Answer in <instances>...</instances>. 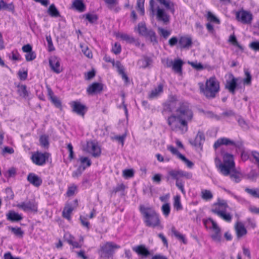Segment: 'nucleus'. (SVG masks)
<instances>
[{"label": "nucleus", "mask_w": 259, "mask_h": 259, "mask_svg": "<svg viewBox=\"0 0 259 259\" xmlns=\"http://www.w3.org/2000/svg\"><path fill=\"white\" fill-rule=\"evenodd\" d=\"M139 210L142 214L145 225L148 227H157L160 230L163 229L158 214L151 207H146L141 204Z\"/></svg>", "instance_id": "f257e3e1"}, {"label": "nucleus", "mask_w": 259, "mask_h": 259, "mask_svg": "<svg viewBox=\"0 0 259 259\" xmlns=\"http://www.w3.org/2000/svg\"><path fill=\"white\" fill-rule=\"evenodd\" d=\"M193 114L188 103H182L179 106V133L184 134L188 131V124L193 119Z\"/></svg>", "instance_id": "f03ea898"}, {"label": "nucleus", "mask_w": 259, "mask_h": 259, "mask_svg": "<svg viewBox=\"0 0 259 259\" xmlns=\"http://www.w3.org/2000/svg\"><path fill=\"white\" fill-rule=\"evenodd\" d=\"M200 92L207 99H213L220 91V84L215 76L209 77L206 80L205 85H200Z\"/></svg>", "instance_id": "7ed1b4c3"}, {"label": "nucleus", "mask_w": 259, "mask_h": 259, "mask_svg": "<svg viewBox=\"0 0 259 259\" xmlns=\"http://www.w3.org/2000/svg\"><path fill=\"white\" fill-rule=\"evenodd\" d=\"M120 248L119 245L113 242H107L103 245L100 246L98 250V253L103 259H109L113 256L115 249Z\"/></svg>", "instance_id": "20e7f679"}, {"label": "nucleus", "mask_w": 259, "mask_h": 259, "mask_svg": "<svg viewBox=\"0 0 259 259\" xmlns=\"http://www.w3.org/2000/svg\"><path fill=\"white\" fill-rule=\"evenodd\" d=\"M149 11L152 16L156 15L158 21H162L165 24L168 22L169 16L163 9L159 8L154 0L149 1Z\"/></svg>", "instance_id": "39448f33"}, {"label": "nucleus", "mask_w": 259, "mask_h": 259, "mask_svg": "<svg viewBox=\"0 0 259 259\" xmlns=\"http://www.w3.org/2000/svg\"><path fill=\"white\" fill-rule=\"evenodd\" d=\"M106 62L111 63L113 66H115L117 68L118 74L121 76L124 83L127 84L130 82V79L127 74L125 72L124 68L119 61L115 62L114 60L112 59L109 56L105 55L103 58Z\"/></svg>", "instance_id": "423d86ee"}, {"label": "nucleus", "mask_w": 259, "mask_h": 259, "mask_svg": "<svg viewBox=\"0 0 259 259\" xmlns=\"http://www.w3.org/2000/svg\"><path fill=\"white\" fill-rule=\"evenodd\" d=\"M69 105L73 112L84 118L88 110V107L85 104L81 103L80 100H75L70 102Z\"/></svg>", "instance_id": "0eeeda50"}, {"label": "nucleus", "mask_w": 259, "mask_h": 259, "mask_svg": "<svg viewBox=\"0 0 259 259\" xmlns=\"http://www.w3.org/2000/svg\"><path fill=\"white\" fill-rule=\"evenodd\" d=\"M236 19L245 24H249L251 23L253 17L252 14L247 11L241 9L235 12Z\"/></svg>", "instance_id": "6e6552de"}, {"label": "nucleus", "mask_w": 259, "mask_h": 259, "mask_svg": "<svg viewBox=\"0 0 259 259\" xmlns=\"http://www.w3.org/2000/svg\"><path fill=\"white\" fill-rule=\"evenodd\" d=\"M222 145L225 146H233L235 147H239L243 145L242 142H235L233 140H231L226 137H221L219 138L213 144V148L214 150H217Z\"/></svg>", "instance_id": "1a4fd4ad"}, {"label": "nucleus", "mask_w": 259, "mask_h": 259, "mask_svg": "<svg viewBox=\"0 0 259 259\" xmlns=\"http://www.w3.org/2000/svg\"><path fill=\"white\" fill-rule=\"evenodd\" d=\"M219 172L224 176H228L234 171L235 163H215Z\"/></svg>", "instance_id": "9d476101"}, {"label": "nucleus", "mask_w": 259, "mask_h": 259, "mask_svg": "<svg viewBox=\"0 0 259 259\" xmlns=\"http://www.w3.org/2000/svg\"><path fill=\"white\" fill-rule=\"evenodd\" d=\"M177 98L176 96L169 95L167 100L163 104V112H171L178 111L177 108Z\"/></svg>", "instance_id": "9b49d317"}, {"label": "nucleus", "mask_w": 259, "mask_h": 259, "mask_svg": "<svg viewBox=\"0 0 259 259\" xmlns=\"http://www.w3.org/2000/svg\"><path fill=\"white\" fill-rule=\"evenodd\" d=\"M205 18L208 21V22L206 23L205 25L207 31L211 33H214L215 31L213 28V26L211 23L220 24L221 23L220 19L215 15H214L210 11H207L206 12Z\"/></svg>", "instance_id": "f8f14e48"}, {"label": "nucleus", "mask_w": 259, "mask_h": 259, "mask_svg": "<svg viewBox=\"0 0 259 259\" xmlns=\"http://www.w3.org/2000/svg\"><path fill=\"white\" fill-rule=\"evenodd\" d=\"M86 150L90 152L94 157H99L101 153V147L98 142L94 141H87Z\"/></svg>", "instance_id": "ddd939ff"}, {"label": "nucleus", "mask_w": 259, "mask_h": 259, "mask_svg": "<svg viewBox=\"0 0 259 259\" xmlns=\"http://www.w3.org/2000/svg\"><path fill=\"white\" fill-rule=\"evenodd\" d=\"M17 207L24 211H37V204L34 200H29L27 202H22L17 204Z\"/></svg>", "instance_id": "4468645a"}, {"label": "nucleus", "mask_w": 259, "mask_h": 259, "mask_svg": "<svg viewBox=\"0 0 259 259\" xmlns=\"http://www.w3.org/2000/svg\"><path fill=\"white\" fill-rule=\"evenodd\" d=\"M49 65L52 70L59 74L63 71V67L61 65L60 59L56 56H52L49 60Z\"/></svg>", "instance_id": "2eb2a0df"}, {"label": "nucleus", "mask_w": 259, "mask_h": 259, "mask_svg": "<svg viewBox=\"0 0 259 259\" xmlns=\"http://www.w3.org/2000/svg\"><path fill=\"white\" fill-rule=\"evenodd\" d=\"M133 250L135 252L141 259H146L151 255V252L145 245H139L133 247Z\"/></svg>", "instance_id": "dca6fc26"}, {"label": "nucleus", "mask_w": 259, "mask_h": 259, "mask_svg": "<svg viewBox=\"0 0 259 259\" xmlns=\"http://www.w3.org/2000/svg\"><path fill=\"white\" fill-rule=\"evenodd\" d=\"M103 83L94 82L88 87L86 92L88 95H94L100 94L103 91Z\"/></svg>", "instance_id": "f3484780"}, {"label": "nucleus", "mask_w": 259, "mask_h": 259, "mask_svg": "<svg viewBox=\"0 0 259 259\" xmlns=\"http://www.w3.org/2000/svg\"><path fill=\"white\" fill-rule=\"evenodd\" d=\"M50 157V154L48 152L36 151L32 154L31 159L32 162H48Z\"/></svg>", "instance_id": "a211bd4d"}, {"label": "nucleus", "mask_w": 259, "mask_h": 259, "mask_svg": "<svg viewBox=\"0 0 259 259\" xmlns=\"http://www.w3.org/2000/svg\"><path fill=\"white\" fill-rule=\"evenodd\" d=\"M73 203V205L71 203L66 204L62 212L63 217L69 221L71 220V213L78 206V200L77 199L74 200Z\"/></svg>", "instance_id": "6ab92c4d"}, {"label": "nucleus", "mask_w": 259, "mask_h": 259, "mask_svg": "<svg viewBox=\"0 0 259 259\" xmlns=\"http://www.w3.org/2000/svg\"><path fill=\"white\" fill-rule=\"evenodd\" d=\"M163 84L160 83L156 88L151 90L148 94L147 98L149 100H153L159 98L163 93Z\"/></svg>", "instance_id": "aec40b11"}, {"label": "nucleus", "mask_w": 259, "mask_h": 259, "mask_svg": "<svg viewBox=\"0 0 259 259\" xmlns=\"http://www.w3.org/2000/svg\"><path fill=\"white\" fill-rule=\"evenodd\" d=\"M92 163H76L74 166L76 169L72 172L73 178H78L87 167H90Z\"/></svg>", "instance_id": "412c9836"}, {"label": "nucleus", "mask_w": 259, "mask_h": 259, "mask_svg": "<svg viewBox=\"0 0 259 259\" xmlns=\"http://www.w3.org/2000/svg\"><path fill=\"white\" fill-rule=\"evenodd\" d=\"M48 96L52 103L60 110H62V105L61 100L54 95V92L51 88H47Z\"/></svg>", "instance_id": "4be33fe9"}, {"label": "nucleus", "mask_w": 259, "mask_h": 259, "mask_svg": "<svg viewBox=\"0 0 259 259\" xmlns=\"http://www.w3.org/2000/svg\"><path fill=\"white\" fill-rule=\"evenodd\" d=\"M162 63L167 68H171L176 73H178V58L174 60L169 58H166L162 60Z\"/></svg>", "instance_id": "5701e85b"}, {"label": "nucleus", "mask_w": 259, "mask_h": 259, "mask_svg": "<svg viewBox=\"0 0 259 259\" xmlns=\"http://www.w3.org/2000/svg\"><path fill=\"white\" fill-rule=\"evenodd\" d=\"M27 180L30 184L36 187H39L42 183V179L35 174L33 172H30L28 175Z\"/></svg>", "instance_id": "b1692460"}, {"label": "nucleus", "mask_w": 259, "mask_h": 259, "mask_svg": "<svg viewBox=\"0 0 259 259\" xmlns=\"http://www.w3.org/2000/svg\"><path fill=\"white\" fill-rule=\"evenodd\" d=\"M234 229L238 238H240L245 235L247 233V230L244 227L243 224L240 222H237L234 225Z\"/></svg>", "instance_id": "393cba45"}, {"label": "nucleus", "mask_w": 259, "mask_h": 259, "mask_svg": "<svg viewBox=\"0 0 259 259\" xmlns=\"http://www.w3.org/2000/svg\"><path fill=\"white\" fill-rule=\"evenodd\" d=\"M7 220L12 222H18L23 219V217L20 214L14 210H10L6 214Z\"/></svg>", "instance_id": "a878e982"}, {"label": "nucleus", "mask_w": 259, "mask_h": 259, "mask_svg": "<svg viewBox=\"0 0 259 259\" xmlns=\"http://www.w3.org/2000/svg\"><path fill=\"white\" fill-rule=\"evenodd\" d=\"M135 31L138 32L139 34L143 36H147L150 31V29H148L145 22H140L138 26L134 29Z\"/></svg>", "instance_id": "bb28decb"}, {"label": "nucleus", "mask_w": 259, "mask_h": 259, "mask_svg": "<svg viewBox=\"0 0 259 259\" xmlns=\"http://www.w3.org/2000/svg\"><path fill=\"white\" fill-rule=\"evenodd\" d=\"M192 44L191 37L188 36H181L179 38V45L182 48H189Z\"/></svg>", "instance_id": "cd10ccee"}, {"label": "nucleus", "mask_w": 259, "mask_h": 259, "mask_svg": "<svg viewBox=\"0 0 259 259\" xmlns=\"http://www.w3.org/2000/svg\"><path fill=\"white\" fill-rule=\"evenodd\" d=\"M237 79L232 75V79L230 80H228L226 82V88L228 91L234 94L235 92V90L237 85Z\"/></svg>", "instance_id": "c85d7f7f"}, {"label": "nucleus", "mask_w": 259, "mask_h": 259, "mask_svg": "<svg viewBox=\"0 0 259 259\" xmlns=\"http://www.w3.org/2000/svg\"><path fill=\"white\" fill-rule=\"evenodd\" d=\"M211 211L214 214H217L219 217H221L226 222H230L232 220V215L229 213H226L224 211L220 210L216 208L212 209Z\"/></svg>", "instance_id": "c756f323"}, {"label": "nucleus", "mask_w": 259, "mask_h": 259, "mask_svg": "<svg viewBox=\"0 0 259 259\" xmlns=\"http://www.w3.org/2000/svg\"><path fill=\"white\" fill-rule=\"evenodd\" d=\"M83 18H85L90 24H94L97 23L99 17L97 14L95 13H88L83 15Z\"/></svg>", "instance_id": "7c9ffc66"}, {"label": "nucleus", "mask_w": 259, "mask_h": 259, "mask_svg": "<svg viewBox=\"0 0 259 259\" xmlns=\"http://www.w3.org/2000/svg\"><path fill=\"white\" fill-rule=\"evenodd\" d=\"M167 121L171 128L173 131L177 130L178 127V117L174 115L170 116L168 117Z\"/></svg>", "instance_id": "2f4dec72"}, {"label": "nucleus", "mask_w": 259, "mask_h": 259, "mask_svg": "<svg viewBox=\"0 0 259 259\" xmlns=\"http://www.w3.org/2000/svg\"><path fill=\"white\" fill-rule=\"evenodd\" d=\"M8 229L9 231L14 234L16 237L19 238H22L23 237L24 232L20 227H13L12 226H8Z\"/></svg>", "instance_id": "473e14b6"}, {"label": "nucleus", "mask_w": 259, "mask_h": 259, "mask_svg": "<svg viewBox=\"0 0 259 259\" xmlns=\"http://www.w3.org/2000/svg\"><path fill=\"white\" fill-rule=\"evenodd\" d=\"M116 36L130 44L133 43L135 41V39L134 37L126 33H119L116 35Z\"/></svg>", "instance_id": "72a5a7b5"}, {"label": "nucleus", "mask_w": 259, "mask_h": 259, "mask_svg": "<svg viewBox=\"0 0 259 259\" xmlns=\"http://www.w3.org/2000/svg\"><path fill=\"white\" fill-rule=\"evenodd\" d=\"M145 0H137L136 9L140 15L143 16L145 15Z\"/></svg>", "instance_id": "f704fd0d"}, {"label": "nucleus", "mask_w": 259, "mask_h": 259, "mask_svg": "<svg viewBox=\"0 0 259 259\" xmlns=\"http://www.w3.org/2000/svg\"><path fill=\"white\" fill-rule=\"evenodd\" d=\"M72 5L79 12H82L85 11V6L82 0H74Z\"/></svg>", "instance_id": "c9c22d12"}, {"label": "nucleus", "mask_w": 259, "mask_h": 259, "mask_svg": "<svg viewBox=\"0 0 259 259\" xmlns=\"http://www.w3.org/2000/svg\"><path fill=\"white\" fill-rule=\"evenodd\" d=\"M48 14L52 17H58L60 16V13L54 4H52L48 10Z\"/></svg>", "instance_id": "e433bc0d"}, {"label": "nucleus", "mask_w": 259, "mask_h": 259, "mask_svg": "<svg viewBox=\"0 0 259 259\" xmlns=\"http://www.w3.org/2000/svg\"><path fill=\"white\" fill-rule=\"evenodd\" d=\"M223 162H234V155L224 151H221Z\"/></svg>", "instance_id": "4c0bfd02"}, {"label": "nucleus", "mask_w": 259, "mask_h": 259, "mask_svg": "<svg viewBox=\"0 0 259 259\" xmlns=\"http://www.w3.org/2000/svg\"><path fill=\"white\" fill-rule=\"evenodd\" d=\"M204 225L207 227V224L209 223H211L212 224L211 229H213L214 232L221 231L220 227L215 222H214L211 218H208L207 220H204L203 221Z\"/></svg>", "instance_id": "58836bf2"}, {"label": "nucleus", "mask_w": 259, "mask_h": 259, "mask_svg": "<svg viewBox=\"0 0 259 259\" xmlns=\"http://www.w3.org/2000/svg\"><path fill=\"white\" fill-rule=\"evenodd\" d=\"M18 93L20 96L23 98H26L28 96V92L27 90V87L24 84L18 86Z\"/></svg>", "instance_id": "ea45409f"}, {"label": "nucleus", "mask_w": 259, "mask_h": 259, "mask_svg": "<svg viewBox=\"0 0 259 259\" xmlns=\"http://www.w3.org/2000/svg\"><path fill=\"white\" fill-rule=\"evenodd\" d=\"M245 78L243 79L244 85H250L251 84L252 76L250 72L247 70H244Z\"/></svg>", "instance_id": "a19ab883"}, {"label": "nucleus", "mask_w": 259, "mask_h": 259, "mask_svg": "<svg viewBox=\"0 0 259 259\" xmlns=\"http://www.w3.org/2000/svg\"><path fill=\"white\" fill-rule=\"evenodd\" d=\"M229 41L233 46L237 47L239 50L243 51L244 48L240 45L234 34L231 35L229 37Z\"/></svg>", "instance_id": "79ce46f5"}, {"label": "nucleus", "mask_w": 259, "mask_h": 259, "mask_svg": "<svg viewBox=\"0 0 259 259\" xmlns=\"http://www.w3.org/2000/svg\"><path fill=\"white\" fill-rule=\"evenodd\" d=\"M9 58L11 60L14 61H20L21 59V56L17 50H13L9 55Z\"/></svg>", "instance_id": "37998d69"}, {"label": "nucleus", "mask_w": 259, "mask_h": 259, "mask_svg": "<svg viewBox=\"0 0 259 259\" xmlns=\"http://www.w3.org/2000/svg\"><path fill=\"white\" fill-rule=\"evenodd\" d=\"M161 4L163 5L167 11H170L172 14L175 12L174 4L170 1L166 0Z\"/></svg>", "instance_id": "c03bdc74"}, {"label": "nucleus", "mask_w": 259, "mask_h": 259, "mask_svg": "<svg viewBox=\"0 0 259 259\" xmlns=\"http://www.w3.org/2000/svg\"><path fill=\"white\" fill-rule=\"evenodd\" d=\"M39 142L42 147H48L49 145V137L46 135L40 136Z\"/></svg>", "instance_id": "a18cd8bd"}, {"label": "nucleus", "mask_w": 259, "mask_h": 259, "mask_svg": "<svg viewBox=\"0 0 259 259\" xmlns=\"http://www.w3.org/2000/svg\"><path fill=\"white\" fill-rule=\"evenodd\" d=\"M201 197L205 200H209L212 198L213 195L210 191L203 190L201 191Z\"/></svg>", "instance_id": "49530a36"}, {"label": "nucleus", "mask_w": 259, "mask_h": 259, "mask_svg": "<svg viewBox=\"0 0 259 259\" xmlns=\"http://www.w3.org/2000/svg\"><path fill=\"white\" fill-rule=\"evenodd\" d=\"M134 170L133 169H125L122 171V176L126 179L133 178L134 176Z\"/></svg>", "instance_id": "de8ad7c7"}, {"label": "nucleus", "mask_w": 259, "mask_h": 259, "mask_svg": "<svg viewBox=\"0 0 259 259\" xmlns=\"http://www.w3.org/2000/svg\"><path fill=\"white\" fill-rule=\"evenodd\" d=\"M176 180V185L178 187V171L170 170L168 172V179Z\"/></svg>", "instance_id": "09e8293b"}, {"label": "nucleus", "mask_w": 259, "mask_h": 259, "mask_svg": "<svg viewBox=\"0 0 259 259\" xmlns=\"http://www.w3.org/2000/svg\"><path fill=\"white\" fill-rule=\"evenodd\" d=\"M239 172H238L235 168L234 171H232V173H231V174L229 176H230L232 180L234 181L236 183H238L241 180L239 177Z\"/></svg>", "instance_id": "8fccbe9b"}, {"label": "nucleus", "mask_w": 259, "mask_h": 259, "mask_svg": "<svg viewBox=\"0 0 259 259\" xmlns=\"http://www.w3.org/2000/svg\"><path fill=\"white\" fill-rule=\"evenodd\" d=\"M80 47L81 48V51L83 54L87 57L88 58H92L93 54L91 51L88 48L87 46H83V45H80Z\"/></svg>", "instance_id": "3c124183"}, {"label": "nucleus", "mask_w": 259, "mask_h": 259, "mask_svg": "<svg viewBox=\"0 0 259 259\" xmlns=\"http://www.w3.org/2000/svg\"><path fill=\"white\" fill-rule=\"evenodd\" d=\"M125 188V186L123 184H118L115 187H114L111 194H116L117 192H123L124 191Z\"/></svg>", "instance_id": "603ef678"}, {"label": "nucleus", "mask_w": 259, "mask_h": 259, "mask_svg": "<svg viewBox=\"0 0 259 259\" xmlns=\"http://www.w3.org/2000/svg\"><path fill=\"white\" fill-rule=\"evenodd\" d=\"M121 47L119 43L115 42L112 47L111 52L115 55L121 53Z\"/></svg>", "instance_id": "864d4df0"}, {"label": "nucleus", "mask_w": 259, "mask_h": 259, "mask_svg": "<svg viewBox=\"0 0 259 259\" xmlns=\"http://www.w3.org/2000/svg\"><path fill=\"white\" fill-rule=\"evenodd\" d=\"M211 237L214 241L220 243L222 241L221 231L214 232V233L211 235Z\"/></svg>", "instance_id": "5fc2aeb1"}, {"label": "nucleus", "mask_w": 259, "mask_h": 259, "mask_svg": "<svg viewBox=\"0 0 259 259\" xmlns=\"http://www.w3.org/2000/svg\"><path fill=\"white\" fill-rule=\"evenodd\" d=\"M245 191L251 195L252 196L258 198H259V190H255L253 189H250L248 188H246L245 189Z\"/></svg>", "instance_id": "6e6d98bb"}, {"label": "nucleus", "mask_w": 259, "mask_h": 259, "mask_svg": "<svg viewBox=\"0 0 259 259\" xmlns=\"http://www.w3.org/2000/svg\"><path fill=\"white\" fill-rule=\"evenodd\" d=\"M126 138V135L123 134L121 136L116 135L113 137H112V139L113 140H115L117 141L119 143L121 144L122 146H123L124 143V141Z\"/></svg>", "instance_id": "4d7b16f0"}, {"label": "nucleus", "mask_w": 259, "mask_h": 259, "mask_svg": "<svg viewBox=\"0 0 259 259\" xmlns=\"http://www.w3.org/2000/svg\"><path fill=\"white\" fill-rule=\"evenodd\" d=\"M77 190V186L74 184H73L71 186L68 188L66 192V195L68 197H70L74 195L75 192Z\"/></svg>", "instance_id": "13d9d810"}, {"label": "nucleus", "mask_w": 259, "mask_h": 259, "mask_svg": "<svg viewBox=\"0 0 259 259\" xmlns=\"http://www.w3.org/2000/svg\"><path fill=\"white\" fill-rule=\"evenodd\" d=\"M162 211L165 217H168L170 213V208L168 203L164 204L161 207Z\"/></svg>", "instance_id": "bf43d9fd"}, {"label": "nucleus", "mask_w": 259, "mask_h": 259, "mask_svg": "<svg viewBox=\"0 0 259 259\" xmlns=\"http://www.w3.org/2000/svg\"><path fill=\"white\" fill-rule=\"evenodd\" d=\"M158 31L160 35L163 36L164 38L166 39L170 34V31L165 30L164 28L159 27Z\"/></svg>", "instance_id": "052dcab7"}, {"label": "nucleus", "mask_w": 259, "mask_h": 259, "mask_svg": "<svg viewBox=\"0 0 259 259\" xmlns=\"http://www.w3.org/2000/svg\"><path fill=\"white\" fill-rule=\"evenodd\" d=\"M204 140L205 136L204 133L201 131H198L195 138V141H197L198 144H200L201 142Z\"/></svg>", "instance_id": "680f3d73"}, {"label": "nucleus", "mask_w": 259, "mask_h": 259, "mask_svg": "<svg viewBox=\"0 0 259 259\" xmlns=\"http://www.w3.org/2000/svg\"><path fill=\"white\" fill-rule=\"evenodd\" d=\"M46 39L48 42V51L52 52L55 50V48L53 45V43L52 40L51 36H47Z\"/></svg>", "instance_id": "e2e57ef3"}, {"label": "nucleus", "mask_w": 259, "mask_h": 259, "mask_svg": "<svg viewBox=\"0 0 259 259\" xmlns=\"http://www.w3.org/2000/svg\"><path fill=\"white\" fill-rule=\"evenodd\" d=\"M67 148L69 151V158L70 160H72L74 157V154L73 152V147L71 143H69L67 144Z\"/></svg>", "instance_id": "0e129e2a"}, {"label": "nucleus", "mask_w": 259, "mask_h": 259, "mask_svg": "<svg viewBox=\"0 0 259 259\" xmlns=\"http://www.w3.org/2000/svg\"><path fill=\"white\" fill-rule=\"evenodd\" d=\"M36 54L33 51L27 53L25 55V59L27 61H32L36 58Z\"/></svg>", "instance_id": "69168bd1"}, {"label": "nucleus", "mask_w": 259, "mask_h": 259, "mask_svg": "<svg viewBox=\"0 0 259 259\" xmlns=\"http://www.w3.org/2000/svg\"><path fill=\"white\" fill-rule=\"evenodd\" d=\"M192 175L190 172L179 170V178H184L187 179H190L192 178Z\"/></svg>", "instance_id": "338daca9"}, {"label": "nucleus", "mask_w": 259, "mask_h": 259, "mask_svg": "<svg viewBox=\"0 0 259 259\" xmlns=\"http://www.w3.org/2000/svg\"><path fill=\"white\" fill-rule=\"evenodd\" d=\"M249 46L252 50L255 51H259V41H252L249 44Z\"/></svg>", "instance_id": "774afa93"}]
</instances>
